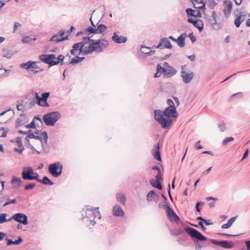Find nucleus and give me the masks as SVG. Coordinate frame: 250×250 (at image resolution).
Listing matches in <instances>:
<instances>
[{
  "mask_svg": "<svg viewBox=\"0 0 250 250\" xmlns=\"http://www.w3.org/2000/svg\"><path fill=\"white\" fill-rule=\"evenodd\" d=\"M187 238L188 236L185 234L182 237L179 238L177 239V241L180 245H183L184 242L187 239Z\"/></svg>",
  "mask_w": 250,
  "mask_h": 250,
  "instance_id": "09e8293b",
  "label": "nucleus"
},
{
  "mask_svg": "<svg viewBox=\"0 0 250 250\" xmlns=\"http://www.w3.org/2000/svg\"><path fill=\"white\" fill-rule=\"evenodd\" d=\"M185 231L188 233L191 238L196 240L197 244L195 243V250H200L203 247V246L198 244L199 241H206L208 238L202 235L200 232L197 229L190 227H187L185 229ZM196 243L195 240L194 241Z\"/></svg>",
  "mask_w": 250,
  "mask_h": 250,
  "instance_id": "f03ea898",
  "label": "nucleus"
},
{
  "mask_svg": "<svg viewBox=\"0 0 250 250\" xmlns=\"http://www.w3.org/2000/svg\"><path fill=\"white\" fill-rule=\"evenodd\" d=\"M33 174V169L31 167H25L21 172L22 178L24 180L31 181L32 175Z\"/></svg>",
  "mask_w": 250,
  "mask_h": 250,
  "instance_id": "9b49d317",
  "label": "nucleus"
},
{
  "mask_svg": "<svg viewBox=\"0 0 250 250\" xmlns=\"http://www.w3.org/2000/svg\"><path fill=\"white\" fill-rule=\"evenodd\" d=\"M2 51L3 52L2 57L7 59H11L17 52L16 51L9 50L6 48H3Z\"/></svg>",
  "mask_w": 250,
  "mask_h": 250,
  "instance_id": "a211bd4d",
  "label": "nucleus"
},
{
  "mask_svg": "<svg viewBox=\"0 0 250 250\" xmlns=\"http://www.w3.org/2000/svg\"><path fill=\"white\" fill-rule=\"evenodd\" d=\"M72 48H74V50H75L76 51L79 50L80 52H79V55L82 54V53H81L80 47H79V45L78 43H74L73 45Z\"/></svg>",
  "mask_w": 250,
  "mask_h": 250,
  "instance_id": "052dcab7",
  "label": "nucleus"
},
{
  "mask_svg": "<svg viewBox=\"0 0 250 250\" xmlns=\"http://www.w3.org/2000/svg\"><path fill=\"white\" fill-rule=\"evenodd\" d=\"M170 221H174L176 223H178L180 221V217L175 213L170 218Z\"/></svg>",
  "mask_w": 250,
  "mask_h": 250,
  "instance_id": "de8ad7c7",
  "label": "nucleus"
},
{
  "mask_svg": "<svg viewBox=\"0 0 250 250\" xmlns=\"http://www.w3.org/2000/svg\"><path fill=\"white\" fill-rule=\"evenodd\" d=\"M97 34H101L104 32L106 29V26L103 24H97V28H96Z\"/></svg>",
  "mask_w": 250,
  "mask_h": 250,
  "instance_id": "bb28decb",
  "label": "nucleus"
},
{
  "mask_svg": "<svg viewBox=\"0 0 250 250\" xmlns=\"http://www.w3.org/2000/svg\"><path fill=\"white\" fill-rule=\"evenodd\" d=\"M219 234L221 236H225L228 237H237L240 235V234L232 235V234H229L224 233H221Z\"/></svg>",
  "mask_w": 250,
  "mask_h": 250,
  "instance_id": "680f3d73",
  "label": "nucleus"
},
{
  "mask_svg": "<svg viewBox=\"0 0 250 250\" xmlns=\"http://www.w3.org/2000/svg\"><path fill=\"white\" fill-rule=\"evenodd\" d=\"M22 180L21 178L13 176L11 180V184L13 188L18 189L21 186Z\"/></svg>",
  "mask_w": 250,
  "mask_h": 250,
  "instance_id": "dca6fc26",
  "label": "nucleus"
},
{
  "mask_svg": "<svg viewBox=\"0 0 250 250\" xmlns=\"http://www.w3.org/2000/svg\"><path fill=\"white\" fill-rule=\"evenodd\" d=\"M113 214L116 216H123L124 212L120 206H115L113 208Z\"/></svg>",
  "mask_w": 250,
  "mask_h": 250,
  "instance_id": "aec40b11",
  "label": "nucleus"
},
{
  "mask_svg": "<svg viewBox=\"0 0 250 250\" xmlns=\"http://www.w3.org/2000/svg\"><path fill=\"white\" fill-rule=\"evenodd\" d=\"M188 38H190L191 42L194 43L196 41V38L193 35V32L190 33L188 36H187Z\"/></svg>",
  "mask_w": 250,
  "mask_h": 250,
  "instance_id": "4d7b16f0",
  "label": "nucleus"
},
{
  "mask_svg": "<svg viewBox=\"0 0 250 250\" xmlns=\"http://www.w3.org/2000/svg\"><path fill=\"white\" fill-rule=\"evenodd\" d=\"M194 26L197 28L200 32H201L204 28V23L203 21L200 19L197 20L196 25H194Z\"/></svg>",
  "mask_w": 250,
  "mask_h": 250,
  "instance_id": "2f4dec72",
  "label": "nucleus"
},
{
  "mask_svg": "<svg viewBox=\"0 0 250 250\" xmlns=\"http://www.w3.org/2000/svg\"><path fill=\"white\" fill-rule=\"evenodd\" d=\"M152 153L155 159L158 161H161L162 159L160 152L159 143L154 146L153 149L152 150Z\"/></svg>",
  "mask_w": 250,
  "mask_h": 250,
  "instance_id": "2eb2a0df",
  "label": "nucleus"
},
{
  "mask_svg": "<svg viewBox=\"0 0 250 250\" xmlns=\"http://www.w3.org/2000/svg\"><path fill=\"white\" fill-rule=\"evenodd\" d=\"M171 234L174 236H178L184 233V230L182 229H176L171 230L170 231Z\"/></svg>",
  "mask_w": 250,
  "mask_h": 250,
  "instance_id": "72a5a7b5",
  "label": "nucleus"
},
{
  "mask_svg": "<svg viewBox=\"0 0 250 250\" xmlns=\"http://www.w3.org/2000/svg\"><path fill=\"white\" fill-rule=\"evenodd\" d=\"M78 43L79 45V47H80L81 53H82V55H86L90 54L89 49H84V45L85 44L88 43V42L82 41V42H78Z\"/></svg>",
  "mask_w": 250,
  "mask_h": 250,
  "instance_id": "6ab92c4d",
  "label": "nucleus"
},
{
  "mask_svg": "<svg viewBox=\"0 0 250 250\" xmlns=\"http://www.w3.org/2000/svg\"><path fill=\"white\" fill-rule=\"evenodd\" d=\"M200 143L201 141H198L195 144V148L196 149L198 150L203 148V146L201 145H200Z\"/></svg>",
  "mask_w": 250,
  "mask_h": 250,
  "instance_id": "0e129e2a",
  "label": "nucleus"
},
{
  "mask_svg": "<svg viewBox=\"0 0 250 250\" xmlns=\"http://www.w3.org/2000/svg\"><path fill=\"white\" fill-rule=\"evenodd\" d=\"M33 65H34V62L29 61L26 63H23L20 65L21 68H24L26 70H28L30 68L33 67Z\"/></svg>",
  "mask_w": 250,
  "mask_h": 250,
  "instance_id": "a878e982",
  "label": "nucleus"
},
{
  "mask_svg": "<svg viewBox=\"0 0 250 250\" xmlns=\"http://www.w3.org/2000/svg\"><path fill=\"white\" fill-rule=\"evenodd\" d=\"M155 194V192L154 190H150L146 195L147 200L149 202L152 201V199L151 198Z\"/></svg>",
  "mask_w": 250,
  "mask_h": 250,
  "instance_id": "a18cd8bd",
  "label": "nucleus"
},
{
  "mask_svg": "<svg viewBox=\"0 0 250 250\" xmlns=\"http://www.w3.org/2000/svg\"><path fill=\"white\" fill-rule=\"evenodd\" d=\"M39 174L36 172H34L33 171V174L32 175L31 181L35 180H37L39 182V180H41V179H39Z\"/></svg>",
  "mask_w": 250,
  "mask_h": 250,
  "instance_id": "864d4df0",
  "label": "nucleus"
},
{
  "mask_svg": "<svg viewBox=\"0 0 250 250\" xmlns=\"http://www.w3.org/2000/svg\"><path fill=\"white\" fill-rule=\"evenodd\" d=\"M154 119L159 123L162 128H168L172 122L170 118L165 117V115L162 114V111L160 110H154Z\"/></svg>",
  "mask_w": 250,
  "mask_h": 250,
  "instance_id": "7ed1b4c3",
  "label": "nucleus"
},
{
  "mask_svg": "<svg viewBox=\"0 0 250 250\" xmlns=\"http://www.w3.org/2000/svg\"><path fill=\"white\" fill-rule=\"evenodd\" d=\"M159 48L160 49L163 48L171 49L172 46L168 40V39L165 37L160 39L159 44L157 45H153L152 48Z\"/></svg>",
  "mask_w": 250,
  "mask_h": 250,
  "instance_id": "0eeeda50",
  "label": "nucleus"
},
{
  "mask_svg": "<svg viewBox=\"0 0 250 250\" xmlns=\"http://www.w3.org/2000/svg\"><path fill=\"white\" fill-rule=\"evenodd\" d=\"M164 208H166V213L167 217L170 218L175 212L172 210L170 206L165 205Z\"/></svg>",
  "mask_w": 250,
  "mask_h": 250,
  "instance_id": "cd10ccee",
  "label": "nucleus"
},
{
  "mask_svg": "<svg viewBox=\"0 0 250 250\" xmlns=\"http://www.w3.org/2000/svg\"><path fill=\"white\" fill-rule=\"evenodd\" d=\"M79 61L78 59V58H77V56H76L75 58H73L71 61L69 62V64H77L79 63Z\"/></svg>",
  "mask_w": 250,
  "mask_h": 250,
  "instance_id": "bf43d9fd",
  "label": "nucleus"
},
{
  "mask_svg": "<svg viewBox=\"0 0 250 250\" xmlns=\"http://www.w3.org/2000/svg\"><path fill=\"white\" fill-rule=\"evenodd\" d=\"M209 241L214 245L221 247V241H218L214 239H210Z\"/></svg>",
  "mask_w": 250,
  "mask_h": 250,
  "instance_id": "13d9d810",
  "label": "nucleus"
},
{
  "mask_svg": "<svg viewBox=\"0 0 250 250\" xmlns=\"http://www.w3.org/2000/svg\"><path fill=\"white\" fill-rule=\"evenodd\" d=\"M234 246V244L232 241L226 240L221 241V247L225 249H231Z\"/></svg>",
  "mask_w": 250,
  "mask_h": 250,
  "instance_id": "4be33fe9",
  "label": "nucleus"
},
{
  "mask_svg": "<svg viewBox=\"0 0 250 250\" xmlns=\"http://www.w3.org/2000/svg\"><path fill=\"white\" fill-rule=\"evenodd\" d=\"M61 117V114L59 112L54 111L44 115L42 120L47 126H53Z\"/></svg>",
  "mask_w": 250,
  "mask_h": 250,
  "instance_id": "20e7f679",
  "label": "nucleus"
},
{
  "mask_svg": "<svg viewBox=\"0 0 250 250\" xmlns=\"http://www.w3.org/2000/svg\"><path fill=\"white\" fill-rule=\"evenodd\" d=\"M188 17H194V13L196 12L195 10L192 9L191 8H187L186 10Z\"/></svg>",
  "mask_w": 250,
  "mask_h": 250,
  "instance_id": "a19ab883",
  "label": "nucleus"
},
{
  "mask_svg": "<svg viewBox=\"0 0 250 250\" xmlns=\"http://www.w3.org/2000/svg\"><path fill=\"white\" fill-rule=\"evenodd\" d=\"M234 140V138L232 137L226 138L222 142L223 146H226L229 142Z\"/></svg>",
  "mask_w": 250,
  "mask_h": 250,
  "instance_id": "49530a36",
  "label": "nucleus"
},
{
  "mask_svg": "<svg viewBox=\"0 0 250 250\" xmlns=\"http://www.w3.org/2000/svg\"><path fill=\"white\" fill-rule=\"evenodd\" d=\"M28 137L30 139H35L36 140H40L42 143V146H43V145L42 143V141H43V139L42 137L35 135L33 133H32V134H29V135H28Z\"/></svg>",
  "mask_w": 250,
  "mask_h": 250,
  "instance_id": "f704fd0d",
  "label": "nucleus"
},
{
  "mask_svg": "<svg viewBox=\"0 0 250 250\" xmlns=\"http://www.w3.org/2000/svg\"><path fill=\"white\" fill-rule=\"evenodd\" d=\"M50 95L49 92H44L42 95V101H45L47 100L48 98Z\"/></svg>",
  "mask_w": 250,
  "mask_h": 250,
  "instance_id": "8fccbe9b",
  "label": "nucleus"
},
{
  "mask_svg": "<svg viewBox=\"0 0 250 250\" xmlns=\"http://www.w3.org/2000/svg\"><path fill=\"white\" fill-rule=\"evenodd\" d=\"M24 124V121L23 119L18 118L17 119L15 123V127L18 128L19 127L22 125Z\"/></svg>",
  "mask_w": 250,
  "mask_h": 250,
  "instance_id": "4c0bfd02",
  "label": "nucleus"
},
{
  "mask_svg": "<svg viewBox=\"0 0 250 250\" xmlns=\"http://www.w3.org/2000/svg\"><path fill=\"white\" fill-rule=\"evenodd\" d=\"M150 185L155 188H157L159 189H162V184L160 182H156V183L155 184L154 183V180L153 179H151L150 180Z\"/></svg>",
  "mask_w": 250,
  "mask_h": 250,
  "instance_id": "c756f323",
  "label": "nucleus"
},
{
  "mask_svg": "<svg viewBox=\"0 0 250 250\" xmlns=\"http://www.w3.org/2000/svg\"><path fill=\"white\" fill-rule=\"evenodd\" d=\"M116 199L119 202H120L124 205H125L126 202V197L124 193L121 192L118 193L116 194Z\"/></svg>",
  "mask_w": 250,
  "mask_h": 250,
  "instance_id": "5701e85b",
  "label": "nucleus"
},
{
  "mask_svg": "<svg viewBox=\"0 0 250 250\" xmlns=\"http://www.w3.org/2000/svg\"><path fill=\"white\" fill-rule=\"evenodd\" d=\"M243 96V93L242 92H238V93H235L234 94H233L231 96V98H234L235 97H238L239 98H241Z\"/></svg>",
  "mask_w": 250,
  "mask_h": 250,
  "instance_id": "69168bd1",
  "label": "nucleus"
},
{
  "mask_svg": "<svg viewBox=\"0 0 250 250\" xmlns=\"http://www.w3.org/2000/svg\"><path fill=\"white\" fill-rule=\"evenodd\" d=\"M85 33H88V35L92 34H97L96 32V29L94 27L89 26L85 29Z\"/></svg>",
  "mask_w": 250,
  "mask_h": 250,
  "instance_id": "c9c22d12",
  "label": "nucleus"
},
{
  "mask_svg": "<svg viewBox=\"0 0 250 250\" xmlns=\"http://www.w3.org/2000/svg\"><path fill=\"white\" fill-rule=\"evenodd\" d=\"M8 132V130L4 127H0V137H5Z\"/></svg>",
  "mask_w": 250,
  "mask_h": 250,
  "instance_id": "e433bc0d",
  "label": "nucleus"
},
{
  "mask_svg": "<svg viewBox=\"0 0 250 250\" xmlns=\"http://www.w3.org/2000/svg\"><path fill=\"white\" fill-rule=\"evenodd\" d=\"M41 132V134L43 136V140L44 141V142L45 144L47 143V140H48V134H47V133L44 131H42V132L41 130H36V131H35V134H39Z\"/></svg>",
  "mask_w": 250,
  "mask_h": 250,
  "instance_id": "7c9ffc66",
  "label": "nucleus"
},
{
  "mask_svg": "<svg viewBox=\"0 0 250 250\" xmlns=\"http://www.w3.org/2000/svg\"><path fill=\"white\" fill-rule=\"evenodd\" d=\"M36 103L39 105H41L42 98L39 96L37 93H35Z\"/></svg>",
  "mask_w": 250,
  "mask_h": 250,
  "instance_id": "603ef678",
  "label": "nucleus"
},
{
  "mask_svg": "<svg viewBox=\"0 0 250 250\" xmlns=\"http://www.w3.org/2000/svg\"><path fill=\"white\" fill-rule=\"evenodd\" d=\"M7 215L6 213H1L0 214V224H3L5 222H7V219H6Z\"/></svg>",
  "mask_w": 250,
  "mask_h": 250,
  "instance_id": "c03bdc74",
  "label": "nucleus"
},
{
  "mask_svg": "<svg viewBox=\"0 0 250 250\" xmlns=\"http://www.w3.org/2000/svg\"><path fill=\"white\" fill-rule=\"evenodd\" d=\"M212 17L213 19V27H214V25H217V20H216L217 14L215 11H213L212 12Z\"/></svg>",
  "mask_w": 250,
  "mask_h": 250,
  "instance_id": "3c124183",
  "label": "nucleus"
},
{
  "mask_svg": "<svg viewBox=\"0 0 250 250\" xmlns=\"http://www.w3.org/2000/svg\"><path fill=\"white\" fill-rule=\"evenodd\" d=\"M39 182L44 185L50 186L54 184V183L46 176H44L42 179H41V180H39Z\"/></svg>",
  "mask_w": 250,
  "mask_h": 250,
  "instance_id": "393cba45",
  "label": "nucleus"
},
{
  "mask_svg": "<svg viewBox=\"0 0 250 250\" xmlns=\"http://www.w3.org/2000/svg\"><path fill=\"white\" fill-rule=\"evenodd\" d=\"M36 186V184L34 183H30L24 186V190H29L32 189Z\"/></svg>",
  "mask_w": 250,
  "mask_h": 250,
  "instance_id": "79ce46f5",
  "label": "nucleus"
},
{
  "mask_svg": "<svg viewBox=\"0 0 250 250\" xmlns=\"http://www.w3.org/2000/svg\"><path fill=\"white\" fill-rule=\"evenodd\" d=\"M185 68L184 66H182V71H181V77H182L183 81V82L186 83L188 84L189 83L191 80H192L193 78L194 77V73L191 72L190 73H188L186 72L184 69Z\"/></svg>",
  "mask_w": 250,
  "mask_h": 250,
  "instance_id": "1a4fd4ad",
  "label": "nucleus"
},
{
  "mask_svg": "<svg viewBox=\"0 0 250 250\" xmlns=\"http://www.w3.org/2000/svg\"><path fill=\"white\" fill-rule=\"evenodd\" d=\"M118 33H119V32H114L113 33V35L112 37V41L115 42L116 43H125L127 41V38L123 36H119L118 35Z\"/></svg>",
  "mask_w": 250,
  "mask_h": 250,
  "instance_id": "4468645a",
  "label": "nucleus"
},
{
  "mask_svg": "<svg viewBox=\"0 0 250 250\" xmlns=\"http://www.w3.org/2000/svg\"><path fill=\"white\" fill-rule=\"evenodd\" d=\"M16 201L15 199L10 200L9 199H8L7 201L3 205V207H5L10 204H15L16 203Z\"/></svg>",
  "mask_w": 250,
  "mask_h": 250,
  "instance_id": "6e6d98bb",
  "label": "nucleus"
},
{
  "mask_svg": "<svg viewBox=\"0 0 250 250\" xmlns=\"http://www.w3.org/2000/svg\"><path fill=\"white\" fill-rule=\"evenodd\" d=\"M242 13L240 12V15L234 20V24L236 27L239 28L241 23L244 21V19H241Z\"/></svg>",
  "mask_w": 250,
  "mask_h": 250,
  "instance_id": "c85d7f7f",
  "label": "nucleus"
},
{
  "mask_svg": "<svg viewBox=\"0 0 250 250\" xmlns=\"http://www.w3.org/2000/svg\"><path fill=\"white\" fill-rule=\"evenodd\" d=\"M16 142L19 148L15 147L13 150L14 152H17L19 154H21L25 149L21 141V137H17Z\"/></svg>",
  "mask_w": 250,
  "mask_h": 250,
  "instance_id": "ddd939ff",
  "label": "nucleus"
},
{
  "mask_svg": "<svg viewBox=\"0 0 250 250\" xmlns=\"http://www.w3.org/2000/svg\"><path fill=\"white\" fill-rule=\"evenodd\" d=\"M25 127L27 128H35L36 125L34 120L29 124L25 125Z\"/></svg>",
  "mask_w": 250,
  "mask_h": 250,
  "instance_id": "5fc2aeb1",
  "label": "nucleus"
},
{
  "mask_svg": "<svg viewBox=\"0 0 250 250\" xmlns=\"http://www.w3.org/2000/svg\"><path fill=\"white\" fill-rule=\"evenodd\" d=\"M22 241H23V239L22 238V237L21 236H19V237H18L17 240L14 241V245H18L20 244L22 242Z\"/></svg>",
  "mask_w": 250,
  "mask_h": 250,
  "instance_id": "e2e57ef3",
  "label": "nucleus"
},
{
  "mask_svg": "<svg viewBox=\"0 0 250 250\" xmlns=\"http://www.w3.org/2000/svg\"><path fill=\"white\" fill-rule=\"evenodd\" d=\"M156 182H160L162 179L161 172L158 173L155 176Z\"/></svg>",
  "mask_w": 250,
  "mask_h": 250,
  "instance_id": "338daca9",
  "label": "nucleus"
},
{
  "mask_svg": "<svg viewBox=\"0 0 250 250\" xmlns=\"http://www.w3.org/2000/svg\"><path fill=\"white\" fill-rule=\"evenodd\" d=\"M157 69H158V71H160L161 74H163V76H164V73L167 72V69L162 67L160 64H158L157 65Z\"/></svg>",
  "mask_w": 250,
  "mask_h": 250,
  "instance_id": "37998d69",
  "label": "nucleus"
},
{
  "mask_svg": "<svg viewBox=\"0 0 250 250\" xmlns=\"http://www.w3.org/2000/svg\"><path fill=\"white\" fill-rule=\"evenodd\" d=\"M218 127L221 132H224L226 129L225 124L224 121H221L218 124Z\"/></svg>",
  "mask_w": 250,
  "mask_h": 250,
  "instance_id": "ea45409f",
  "label": "nucleus"
},
{
  "mask_svg": "<svg viewBox=\"0 0 250 250\" xmlns=\"http://www.w3.org/2000/svg\"><path fill=\"white\" fill-rule=\"evenodd\" d=\"M88 43L89 42L88 49L90 54L93 52H102L108 45V42L104 39H100L97 41L91 39L90 37L88 39Z\"/></svg>",
  "mask_w": 250,
  "mask_h": 250,
  "instance_id": "f257e3e1",
  "label": "nucleus"
},
{
  "mask_svg": "<svg viewBox=\"0 0 250 250\" xmlns=\"http://www.w3.org/2000/svg\"><path fill=\"white\" fill-rule=\"evenodd\" d=\"M150 47H146V46H142L141 48V52L144 54H145V56L146 57L147 56H150L151 54L150 53V51L149 52H147V51H145V49H150Z\"/></svg>",
  "mask_w": 250,
  "mask_h": 250,
  "instance_id": "58836bf2",
  "label": "nucleus"
},
{
  "mask_svg": "<svg viewBox=\"0 0 250 250\" xmlns=\"http://www.w3.org/2000/svg\"><path fill=\"white\" fill-rule=\"evenodd\" d=\"M39 58L43 62L48 64L49 67L59 64V61H55V60H53L54 59H56V55L53 54H43L40 55Z\"/></svg>",
  "mask_w": 250,
  "mask_h": 250,
  "instance_id": "423d86ee",
  "label": "nucleus"
},
{
  "mask_svg": "<svg viewBox=\"0 0 250 250\" xmlns=\"http://www.w3.org/2000/svg\"><path fill=\"white\" fill-rule=\"evenodd\" d=\"M55 37L52 36L49 40L50 42H63L65 40H68V35H67L65 37H61L60 39H55Z\"/></svg>",
  "mask_w": 250,
  "mask_h": 250,
  "instance_id": "473e14b6",
  "label": "nucleus"
},
{
  "mask_svg": "<svg viewBox=\"0 0 250 250\" xmlns=\"http://www.w3.org/2000/svg\"><path fill=\"white\" fill-rule=\"evenodd\" d=\"M162 114L167 118H176L178 116V113L175 106L167 107L163 112L162 111Z\"/></svg>",
  "mask_w": 250,
  "mask_h": 250,
  "instance_id": "6e6552de",
  "label": "nucleus"
},
{
  "mask_svg": "<svg viewBox=\"0 0 250 250\" xmlns=\"http://www.w3.org/2000/svg\"><path fill=\"white\" fill-rule=\"evenodd\" d=\"M64 59V56L62 54H60L58 56V57H56V59H57L58 60L57 61H59V63L60 62H63Z\"/></svg>",
  "mask_w": 250,
  "mask_h": 250,
  "instance_id": "774afa93",
  "label": "nucleus"
},
{
  "mask_svg": "<svg viewBox=\"0 0 250 250\" xmlns=\"http://www.w3.org/2000/svg\"><path fill=\"white\" fill-rule=\"evenodd\" d=\"M224 5H225L223 12L225 16L228 18L229 17L232 8V3L231 1L225 0L224 1Z\"/></svg>",
  "mask_w": 250,
  "mask_h": 250,
  "instance_id": "f8f14e48",
  "label": "nucleus"
},
{
  "mask_svg": "<svg viewBox=\"0 0 250 250\" xmlns=\"http://www.w3.org/2000/svg\"><path fill=\"white\" fill-rule=\"evenodd\" d=\"M237 216H235L231 218L228 222L227 224H223L222 226V228L224 229H227L230 228L234 221L236 220Z\"/></svg>",
  "mask_w": 250,
  "mask_h": 250,
  "instance_id": "b1692460",
  "label": "nucleus"
},
{
  "mask_svg": "<svg viewBox=\"0 0 250 250\" xmlns=\"http://www.w3.org/2000/svg\"><path fill=\"white\" fill-rule=\"evenodd\" d=\"M187 37L186 33H183L180 35V36L176 39V42H177L178 46L180 47H183L185 46V38Z\"/></svg>",
  "mask_w": 250,
  "mask_h": 250,
  "instance_id": "f3484780",
  "label": "nucleus"
},
{
  "mask_svg": "<svg viewBox=\"0 0 250 250\" xmlns=\"http://www.w3.org/2000/svg\"><path fill=\"white\" fill-rule=\"evenodd\" d=\"M63 168L62 165L60 162L50 164L48 167V172L54 177H59Z\"/></svg>",
  "mask_w": 250,
  "mask_h": 250,
  "instance_id": "39448f33",
  "label": "nucleus"
},
{
  "mask_svg": "<svg viewBox=\"0 0 250 250\" xmlns=\"http://www.w3.org/2000/svg\"><path fill=\"white\" fill-rule=\"evenodd\" d=\"M13 219L16 222L24 225L28 224L27 216L22 213H17L13 215Z\"/></svg>",
  "mask_w": 250,
  "mask_h": 250,
  "instance_id": "9d476101",
  "label": "nucleus"
},
{
  "mask_svg": "<svg viewBox=\"0 0 250 250\" xmlns=\"http://www.w3.org/2000/svg\"><path fill=\"white\" fill-rule=\"evenodd\" d=\"M177 73V70L173 67L171 66L168 69H167V72L164 73V77L166 78H169L175 75Z\"/></svg>",
  "mask_w": 250,
  "mask_h": 250,
  "instance_id": "412c9836",
  "label": "nucleus"
}]
</instances>
